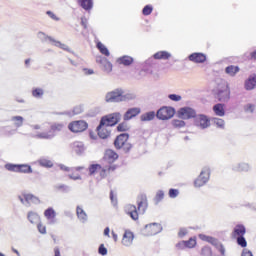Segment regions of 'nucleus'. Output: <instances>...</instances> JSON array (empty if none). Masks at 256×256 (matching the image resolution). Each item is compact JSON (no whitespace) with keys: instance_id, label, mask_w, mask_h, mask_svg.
I'll return each mask as SVG.
<instances>
[{"instance_id":"1","label":"nucleus","mask_w":256,"mask_h":256,"mask_svg":"<svg viewBox=\"0 0 256 256\" xmlns=\"http://www.w3.org/2000/svg\"><path fill=\"white\" fill-rule=\"evenodd\" d=\"M135 99H137L135 92L125 91L123 88H116L105 95L106 103H129Z\"/></svg>"},{"instance_id":"2","label":"nucleus","mask_w":256,"mask_h":256,"mask_svg":"<svg viewBox=\"0 0 256 256\" xmlns=\"http://www.w3.org/2000/svg\"><path fill=\"white\" fill-rule=\"evenodd\" d=\"M137 205L138 209L137 206L133 204H128L125 206V213H127V215H130L133 221H137V219H139V213H142L143 215V213L147 211V196L140 195L137 200Z\"/></svg>"},{"instance_id":"3","label":"nucleus","mask_w":256,"mask_h":256,"mask_svg":"<svg viewBox=\"0 0 256 256\" xmlns=\"http://www.w3.org/2000/svg\"><path fill=\"white\" fill-rule=\"evenodd\" d=\"M215 99L220 103H229L231 100V89L229 88V84L226 82H221L217 88L213 91Z\"/></svg>"},{"instance_id":"4","label":"nucleus","mask_w":256,"mask_h":256,"mask_svg":"<svg viewBox=\"0 0 256 256\" xmlns=\"http://www.w3.org/2000/svg\"><path fill=\"white\" fill-rule=\"evenodd\" d=\"M63 123H55L51 125V130L48 132H37V133H32L31 136L34 137V139H53L55 137V133L53 131H62Z\"/></svg>"},{"instance_id":"5","label":"nucleus","mask_w":256,"mask_h":256,"mask_svg":"<svg viewBox=\"0 0 256 256\" xmlns=\"http://www.w3.org/2000/svg\"><path fill=\"white\" fill-rule=\"evenodd\" d=\"M117 167L115 165H110V166H101L99 164H92L89 167V174L90 175H95L97 171H100V177L105 178L107 177V173H111L115 171Z\"/></svg>"},{"instance_id":"6","label":"nucleus","mask_w":256,"mask_h":256,"mask_svg":"<svg viewBox=\"0 0 256 256\" xmlns=\"http://www.w3.org/2000/svg\"><path fill=\"white\" fill-rule=\"evenodd\" d=\"M175 115V108L164 106L160 108L157 113L156 117L160 121H168V119H172V117Z\"/></svg>"},{"instance_id":"7","label":"nucleus","mask_w":256,"mask_h":256,"mask_svg":"<svg viewBox=\"0 0 256 256\" xmlns=\"http://www.w3.org/2000/svg\"><path fill=\"white\" fill-rule=\"evenodd\" d=\"M119 121H121V113L115 112L102 117L100 123L108 127H114V125H117Z\"/></svg>"},{"instance_id":"8","label":"nucleus","mask_w":256,"mask_h":256,"mask_svg":"<svg viewBox=\"0 0 256 256\" xmlns=\"http://www.w3.org/2000/svg\"><path fill=\"white\" fill-rule=\"evenodd\" d=\"M194 124L200 129H207L211 127V120L209 119V117H207V115L196 114V116L194 117Z\"/></svg>"},{"instance_id":"9","label":"nucleus","mask_w":256,"mask_h":256,"mask_svg":"<svg viewBox=\"0 0 256 256\" xmlns=\"http://www.w3.org/2000/svg\"><path fill=\"white\" fill-rule=\"evenodd\" d=\"M87 127H89V125L83 120L74 121L68 125L72 133H83V131L87 130Z\"/></svg>"},{"instance_id":"10","label":"nucleus","mask_w":256,"mask_h":256,"mask_svg":"<svg viewBox=\"0 0 256 256\" xmlns=\"http://www.w3.org/2000/svg\"><path fill=\"white\" fill-rule=\"evenodd\" d=\"M210 171L209 168H203L199 177L194 181L195 187H203L209 181Z\"/></svg>"},{"instance_id":"11","label":"nucleus","mask_w":256,"mask_h":256,"mask_svg":"<svg viewBox=\"0 0 256 256\" xmlns=\"http://www.w3.org/2000/svg\"><path fill=\"white\" fill-rule=\"evenodd\" d=\"M196 115L197 112H195V109L190 107H184L178 111V117L180 119H195Z\"/></svg>"},{"instance_id":"12","label":"nucleus","mask_w":256,"mask_h":256,"mask_svg":"<svg viewBox=\"0 0 256 256\" xmlns=\"http://www.w3.org/2000/svg\"><path fill=\"white\" fill-rule=\"evenodd\" d=\"M117 159H119V155L115 151H113L111 149L106 150L105 155H104V161H105V163H108L109 165H105L104 167H109V166L113 165V163H115V161H117Z\"/></svg>"},{"instance_id":"13","label":"nucleus","mask_w":256,"mask_h":256,"mask_svg":"<svg viewBox=\"0 0 256 256\" xmlns=\"http://www.w3.org/2000/svg\"><path fill=\"white\" fill-rule=\"evenodd\" d=\"M19 200L26 207H29L31 203H39V198L35 197L32 194H23L22 196H19Z\"/></svg>"},{"instance_id":"14","label":"nucleus","mask_w":256,"mask_h":256,"mask_svg":"<svg viewBox=\"0 0 256 256\" xmlns=\"http://www.w3.org/2000/svg\"><path fill=\"white\" fill-rule=\"evenodd\" d=\"M188 59L192 61V63H205V61H207V54L194 52L188 56Z\"/></svg>"},{"instance_id":"15","label":"nucleus","mask_w":256,"mask_h":256,"mask_svg":"<svg viewBox=\"0 0 256 256\" xmlns=\"http://www.w3.org/2000/svg\"><path fill=\"white\" fill-rule=\"evenodd\" d=\"M140 113H141V108L139 107L130 108L125 112L123 119L124 121H131V119L137 117V115H139Z\"/></svg>"},{"instance_id":"16","label":"nucleus","mask_w":256,"mask_h":256,"mask_svg":"<svg viewBox=\"0 0 256 256\" xmlns=\"http://www.w3.org/2000/svg\"><path fill=\"white\" fill-rule=\"evenodd\" d=\"M129 141V134L123 133L117 136V138L114 141V146L116 149H122V147Z\"/></svg>"},{"instance_id":"17","label":"nucleus","mask_w":256,"mask_h":256,"mask_svg":"<svg viewBox=\"0 0 256 256\" xmlns=\"http://www.w3.org/2000/svg\"><path fill=\"white\" fill-rule=\"evenodd\" d=\"M153 59H156L157 61H169L173 55L169 51H158L155 54H153Z\"/></svg>"},{"instance_id":"18","label":"nucleus","mask_w":256,"mask_h":256,"mask_svg":"<svg viewBox=\"0 0 256 256\" xmlns=\"http://www.w3.org/2000/svg\"><path fill=\"white\" fill-rule=\"evenodd\" d=\"M244 89H246V91H253V89H256V74H251L245 80Z\"/></svg>"},{"instance_id":"19","label":"nucleus","mask_w":256,"mask_h":256,"mask_svg":"<svg viewBox=\"0 0 256 256\" xmlns=\"http://www.w3.org/2000/svg\"><path fill=\"white\" fill-rule=\"evenodd\" d=\"M145 229L148 231V235H157V233H161V231H163V227L158 223L147 224Z\"/></svg>"},{"instance_id":"20","label":"nucleus","mask_w":256,"mask_h":256,"mask_svg":"<svg viewBox=\"0 0 256 256\" xmlns=\"http://www.w3.org/2000/svg\"><path fill=\"white\" fill-rule=\"evenodd\" d=\"M140 77H145V75H157V66L147 65L144 66L139 72Z\"/></svg>"},{"instance_id":"21","label":"nucleus","mask_w":256,"mask_h":256,"mask_svg":"<svg viewBox=\"0 0 256 256\" xmlns=\"http://www.w3.org/2000/svg\"><path fill=\"white\" fill-rule=\"evenodd\" d=\"M107 127L108 126L102 124V122H100L99 126L97 127L98 137H100V139H107V137L111 135V130L107 129Z\"/></svg>"},{"instance_id":"22","label":"nucleus","mask_w":256,"mask_h":256,"mask_svg":"<svg viewBox=\"0 0 256 256\" xmlns=\"http://www.w3.org/2000/svg\"><path fill=\"white\" fill-rule=\"evenodd\" d=\"M133 239H135L133 232L125 231L122 238V245H124V247H131V245H133Z\"/></svg>"},{"instance_id":"23","label":"nucleus","mask_w":256,"mask_h":256,"mask_svg":"<svg viewBox=\"0 0 256 256\" xmlns=\"http://www.w3.org/2000/svg\"><path fill=\"white\" fill-rule=\"evenodd\" d=\"M44 216L46 217L49 225H54L55 217H57V212L53 208H48L44 211Z\"/></svg>"},{"instance_id":"24","label":"nucleus","mask_w":256,"mask_h":256,"mask_svg":"<svg viewBox=\"0 0 256 256\" xmlns=\"http://www.w3.org/2000/svg\"><path fill=\"white\" fill-rule=\"evenodd\" d=\"M76 215L80 223H85L89 219V217L87 216V212H85V210H83V208H81L80 206H77L76 208Z\"/></svg>"},{"instance_id":"25","label":"nucleus","mask_w":256,"mask_h":256,"mask_svg":"<svg viewBox=\"0 0 256 256\" xmlns=\"http://www.w3.org/2000/svg\"><path fill=\"white\" fill-rule=\"evenodd\" d=\"M213 111L218 117H225V105L218 103L213 106Z\"/></svg>"},{"instance_id":"26","label":"nucleus","mask_w":256,"mask_h":256,"mask_svg":"<svg viewBox=\"0 0 256 256\" xmlns=\"http://www.w3.org/2000/svg\"><path fill=\"white\" fill-rule=\"evenodd\" d=\"M232 169L237 172H247L251 169V166H249L248 163H238L234 165Z\"/></svg>"},{"instance_id":"27","label":"nucleus","mask_w":256,"mask_h":256,"mask_svg":"<svg viewBox=\"0 0 256 256\" xmlns=\"http://www.w3.org/2000/svg\"><path fill=\"white\" fill-rule=\"evenodd\" d=\"M156 116L157 114L155 113V111L146 112L140 116V121L142 122L153 121V119H155Z\"/></svg>"},{"instance_id":"28","label":"nucleus","mask_w":256,"mask_h":256,"mask_svg":"<svg viewBox=\"0 0 256 256\" xmlns=\"http://www.w3.org/2000/svg\"><path fill=\"white\" fill-rule=\"evenodd\" d=\"M78 3L85 11H91L93 9V0H78Z\"/></svg>"},{"instance_id":"29","label":"nucleus","mask_w":256,"mask_h":256,"mask_svg":"<svg viewBox=\"0 0 256 256\" xmlns=\"http://www.w3.org/2000/svg\"><path fill=\"white\" fill-rule=\"evenodd\" d=\"M116 63H118V65H133V57L122 56L117 59Z\"/></svg>"},{"instance_id":"30","label":"nucleus","mask_w":256,"mask_h":256,"mask_svg":"<svg viewBox=\"0 0 256 256\" xmlns=\"http://www.w3.org/2000/svg\"><path fill=\"white\" fill-rule=\"evenodd\" d=\"M240 70L241 69L239 68V66L230 65L226 67L225 73L230 77H235V75H237V73H239Z\"/></svg>"},{"instance_id":"31","label":"nucleus","mask_w":256,"mask_h":256,"mask_svg":"<svg viewBox=\"0 0 256 256\" xmlns=\"http://www.w3.org/2000/svg\"><path fill=\"white\" fill-rule=\"evenodd\" d=\"M72 149L74 152L77 153V155H81V153L85 151V145L83 144V142H74L72 144Z\"/></svg>"},{"instance_id":"32","label":"nucleus","mask_w":256,"mask_h":256,"mask_svg":"<svg viewBox=\"0 0 256 256\" xmlns=\"http://www.w3.org/2000/svg\"><path fill=\"white\" fill-rule=\"evenodd\" d=\"M245 233H246L245 226L237 225L234 228L233 237H243V235H245Z\"/></svg>"},{"instance_id":"33","label":"nucleus","mask_w":256,"mask_h":256,"mask_svg":"<svg viewBox=\"0 0 256 256\" xmlns=\"http://www.w3.org/2000/svg\"><path fill=\"white\" fill-rule=\"evenodd\" d=\"M80 113H83V106H75L72 110V112H64L62 115H68L69 117H73V115H80Z\"/></svg>"},{"instance_id":"34","label":"nucleus","mask_w":256,"mask_h":256,"mask_svg":"<svg viewBox=\"0 0 256 256\" xmlns=\"http://www.w3.org/2000/svg\"><path fill=\"white\" fill-rule=\"evenodd\" d=\"M27 217L28 221H30L32 224H36L39 223V221H41L39 214L35 212H29Z\"/></svg>"},{"instance_id":"35","label":"nucleus","mask_w":256,"mask_h":256,"mask_svg":"<svg viewBox=\"0 0 256 256\" xmlns=\"http://www.w3.org/2000/svg\"><path fill=\"white\" fill-rule=\"evenodd\" d=\"M96 47H97L98 51H100V53H101L102 55H105L106 57H109V55H110L109 49H107V48L104 46L103 43H101V42L98 41V42L96 43Z\"/></svg>"},{"instance_id":"36","label":"nucleus","mask_w":256,"mask_h":256,"mask_svg":"<svg viewBox=\"0 0 256 256\" xmlns=\"http://www.w3.org/2000/svg\"><path fill=\"white\" fill-rule=\"evenodd\" d=\"M199 237L202 241H207V243H211L212 245H217L218 243L217 239L205 234H200Z\"/></svg>"},{"instance_id":"37","label":"nucleus","mask_w":256,"mask_h":256,"mask_svg":"<svg viewBox=\"0 0 256 256\" xmlns=\"http://www.w3.org/2000/svg\"><path fill=\"white\" fill-rule=\"evenodd\" d=\"M18 173H33V169L27 164L18 165Z\"/></svg>"},{"instance_id":"38","label":"nucleus","mask_w":256,"mask_h":256,"mask_svg":"<svg viewBox=\"0 0 256 256\" xmlns=\"http://www.w3.org/2000/svg\"><path fill=\"white\" fill-rule=\"evenodd\" d=\"M11 121L14 122L16 127H23V121H25V119L22 116H13Z\"/></svg>"},{"instance_id":"39","label":"nucleus","mask_w":256,"mask_h":256,"mask_svg":"<svg viewBox=\"0 0 256 256\" xmlns=\"http://www.w3.org/2000/svg\"><path fill=\"white\" fill-rule=\"evenodd\" d=\"M38 163L41 167H53V162L47 158H41Z\"/></svg>"},{"instance_id":"40","label":"nucleus","mask_w":256,"mask_h":256,"mask_svg":"<svg viewBox=\"0 0 256 256\" xmlns=\"http://www.w3.org/2000/svg\"><path fill=\"white\" fill-rule=\"evenodd\" d=\"M212 122L216 127H219L220 129H225V120L221 118H213Z\"/></svg>"},{"instance_id":"41","label":"nucleus","mask_w":256,"mask_h":256,"mask_svg":"<svg viewBox=\"0 0 256 256\" xmlns=\"http://www.w3.org/2000/svg\"><path fill=\"white\" fill-rule=\"evenodd\" d=\"M44 93L45 92L41 88H36V89L32 90V95L36 99H41V97H43Z\"/></svg>"},{"instance_id":"42","label":"nucleus","mask_w":256,"mask_h":256,"mask_svg":"<svg viewBox=\"0 0 256 256\" xmlns=\"http://www.w3.org/2000/svg\"><path fill=\"white\" fill-rule=\"evenodd\" d=\"M100 71L104 72L105 75H109L111 71H113V66L111 65H100L99 66Z\"/></svg>"},{"instance_id":"43","label":"nucleus","mask_w":256,"mask_h":256,"mask_svg":"<svg viewBox=\"0 0 256 256\" xmlns=\"http://www.w3.org/2000/svg\"><path fill=\"white\" fill-rule=\"evenodd\" d=\"M5 169H7V171H14L15 173H18L19 172V165H17V164H6Z\"/></svg>"},{"instance_id":"44","label":"nucleus","mask_w":256,"mask_h":256,"mask_svg":"<svg viewBox=\"0 0 256 256\" xmlns=\"http://www.w3.org/2000/svg\"><path fill=\"white\" fill-rule=\"evenodd\" d=\"M153 13V6L152 5H146L142 10V15L148 16Z\"/></svg>"},{"instance_id":"45","label":"nucleus","mask_w":256,"mask_h":256,"mask_svg":"<svg viewBox=\"0 0 256 256\" xmlns=\"http://www.w3.org/2000/svg\"><path fill=\"white\" fill-rule=\"evenodd\" d=\"M172 125L176 129H181V127H185V121H183V120H172Z\"/></svg>"},{"instance_id":"46","label":"nucleus","mask_w":256,"mask_h":256,"mask_svg":"<svg viewBox=\"0 0 256 256\" xmlns=\"http://www.w3.org/2000/svg\"><path fill=\"white\" fill-rule=\"evenodd\" d=\"M186 243V247H188V249H193V247H195V245H197V241L193 238H190L188 241H185Z\"/></svg>"},{"instance_id":"47","label":"nucleus","mask_w":256,"mask_h":256,"mask_svg":"<svg viewBox=\"0 0 256 256\" xmlns=\"http://www.w3.org/2000/svg\"><path fill=\"white\" fill-rule=\"evenodd\" d=\"M245 113H253L255 111V104H246L244 106Z\"/></svg>"},{"instance_id":"48","label":"nucleus","mask_w":256,"mask_h":256,"mask_svg":"<svg viewBox=\"0 0 256 256\" xmlns=\"http://www.w3.org/2000/svg\"><path fill=\"white\" fill-rule=\"evenodd\" d=\"M237 243L240 247H247V240H245V237L243 236L237 237Z\"/></svg>"},{"instance_id":"49","label":"nucleus","mask_w":256,"mask_h":256,"mask_svg":"<svg viewBox=\"0 0 256 256\" xmlns=\"http://www.w3.org/2000/svg\"><path fill=\"white\" fill-rule=\"evenodd\" d=\"M117 130L120 132L129 131V126L127 125V123L123 122L117 126Z\"/></svg>"},{"instance_id":"50","label":"nucleus","mask_w":256,"mask_h":256,"mask_svg":"<svg viewBox=\"0 0 256 256\" xmlns=\"http://www.w3.org/2000/svg\"><path fill=\"white\" fill-rule=\"evenodd\" d=\"M56 189H58V191H63V193H69V186L65 184L57 185Z\"/></svg>"},{"instance_id":"51","label":"nucleus","mask_w":256,"mask_h":256,"mask_svg":"<svg viewBox=\"0 0 256 256\" xmlns=\"http://www.w3.org/2000/svg\"><path fill=\"white\" fill-rule=\"evenodd\" d=\"M168 99H170V101L179 102V101H181L182 97H181V95L170 94V95H168Z\"/></svg>"},{"instance_id":"52","label":"nucleus","mask_w":256,"mask_h":256,"mask_svg":"<svg viewBox=\"0 0 256 256\" xmlns=\"http://www.w3.org/2000/svg\"><path fill=\"white\" fill-rule=\"evenodd\" d=\"M163 197H165V193L162 190H159L155 197L156 203H159V201H162Z\"/></svg>"},{"instance_id":"53","label":"nucleus","mask_w":256,"mask_h":256,"mask_svg":"<svg viewBox=\"0 0 256 256\" xmlns=\"http://www.w3.org/2000/svg\"><path fill=\"white\" fill-rule=\"evenodd\" d=\"M178 195H179V190L177 189L169 190V197H171V199H175V197H177Z\"/></svg>"},{"instance_id":"54","label":"nucleus","mask_w":256,"mask_h":256,"mask_svg":"<svg viewBox=\"0 0 256 256\" xmlns=\"http://www.w3.org/2000/svg\"><path fill=\"white\" fill-rule=\"evenodd\" d=\"M201 255L202 256H211V248H209V247L202 248Z\"/></svg>"},{"instance_id":"55","label":"nucleus","mask_w":256,"mask_h":256,"mask_svg":"<svg viewBox=\"0 0 256 256\" xmlns=\"http://www.w3.org/2000/svg\"><path fill=\"white\" fill-rule=\"evenodd\" d=\"M98 253L103 256L107 255V248H105V245L101 244L99 246Z\"/></svg>"},{"instance_id":"56","label":"nucleus","mask_w":256,"mask_h":256,"mask_svg":"<svg viewBox=\"0 0 256 256\" xmlns=\"http://www.w3.org/2000/svg\"><path fill=\"white\" fill-rule=\"evenodd\" d=\"M56 47H60V49H63L64 51H68L69 50V46H67L66 44H63L59 41L55 42Z\"/></svg>"},{"instance_id":"57","label":"nucleus","mask_w":256,"mask_h":256,"mask_svg":"<svg viewBox=\"0 0 256 256\" xmlns=\"http://www.w3.org/2000/svg\"><path fill=\"white\" fill-rule=\"evenodd\" d=\"M37 227H38L39 233H41L42 235H45V233H47V228L44 225L38 224Z\"/></svg>"},{"instance_id":"58","label":"nucleus","mask_w":256,"mask_h":256,"mask_svg":"<svg viewBox=\"0 0 256 256\" xmlns=\"http://www.w3.org/2000/svg\"><path fill=\"white\" fill-rule=\"evenodd\" d=\"M46 15L51 17L53 21H59V17H57V15H55V13H53L52 11H47Z\"/></svg>"},{"instance_id":"59","label":"nucleus","mask_w":256,"mask_h":256,"mask_svg":"<svg viewBox=\"0 0 256 256\" xmlns=\"http://www.w3.org/2000/svg\"><path fill=\"white\" fill-rule=\"evenodd\" d=\"M131 147H132L131 143L126 141V142H124V145L122 146V149H124L127 153V152L131 151Z\"/></svg>"},{"instance_id":"60","label":"nucleus","mask_w":256,"mask_h":256,"mask_svg":"<svg viewBox=\"0 0 256 256\" xmlns=\"http://www.w3.org/2000/svg\"><path fill=\"white\" fill-rule=\"evenodd\" d=\"M84 75H93L95 74V71L93 69H89V68H83L82 69Z\"/></svg>"},{"instance_id":"61","label":"nucleus","mask_w":256,"mask_h":256,"mask_svg":"<svg viewBox=\"0 0 256 256\" xmlns=\"http://www.w3.org/2000/svg\"><path fill=\"white\" fill-rule=\"evenodd\" d=\"M177 249H185L187 247V242L181 241L178 244H176Z\"/></svg>"},{"instance_id":"62","label":"nucleus","mask_w":256,"mask_h":256,"mask_svg":"<svg viewBox=\"0 0 256 256\" xmlns=\"http://www.w3.org/2000/svg\"><path fill=\"white\" fill-rule=\"evenodd\" d=\"M110 199L112 201V205H117V197H115V195L113 194V191L110 192Z\"/></svg>"},{"instance_id":"63","label":"nucleus","mask_w":256,"mask_h":256,"mask_svg":"<svg viewBox=\"0 0 256 256\" xmlns=\"http://www.w3.org/2000/svg\"><path fill=\"white\" fill-rule=\"evenodd\" d=\"M248 59L256 61V50L250 53L249 56H247Z\"/></svg>"},{"instance_id":"64","label":"nucleus","mask_w":256,"mask_h":256,"mask_svg":"<svg viewBox=\"0 0 256 256\" xmlns=\"http://www.w3.org/2000/svg\"><path fill=\"white\" fill-rule=\"evenodd\" d=\"M242 256H253V253L248 249H244L242 251Z\"/></svg>"}]
</instances>
